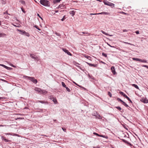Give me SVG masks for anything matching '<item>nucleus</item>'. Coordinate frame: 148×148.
<instances>
[{
	"label": "nucleus",
	"instance_id": "de8ad7c7",
	"mask_svg": "<svg viewBox=\"0 0 148 148\" xmlns=\"http://www.w3.org/2000/svg\"><path fill=\"white\" fill-rule=\"evenodd\" d=\"M142 66L146 67V68L148 69V66L146 65H143V66Z\"/></svg>",
	"mask_w": 148,
	"mask_h": 148
},
{
	"label": "nucleus",
	"instance_id": "9b49d317",
	"mask_svg": "<svg viewBox=\"0 0 148 148\" xmlns=\"http://www.w3.org/2000/svg\"><path fill=\"white\" fill-rule=\"evenodd\" d=\"M75 12L74 10H72L69 12L70 14L73 16L75 14Z\"/></svg>",
	"mask_w": 148,
	"mask_h": 148
},
{
	"label": "nucleus",
	"instance_id": "6e6552de",
	"mask_svg": "<svg viewBox=\"0 0 148 148\" xmlns=\"http://www.w3.org/2000/svg\"><path fill=\"white\" fill-rule=\"evenodd\" d=\"M37 102H39L43 104H48V103L47 101H38Z\"/></svg>",
	"mask_w": 148,
	"mask_h": 148
},
{
	"label": "nucleus",
	"instance_id": "aec40b11",
	"mask_svg": "<svg viewBox=\"0 0 148 148\" xmlns=\"http://www.w3.org/2000/svg\"><path fill=\"white\" fill-rule=\"evenodd\" d=\"M99 137H102L106 139H108V137L107 136H104L102 135H100V136H99Z\"/></svg>",
	"mask_w": 148,
	"mask_h": 148
},
{
	"label": "nucleus",
	"instance_id": "338daca9",
	"mask_svg": "<svg viewBox=\"0 0 148 148\" xmlns=\"http://www.w3.org/2000/svg\"><path fill=\"white\" fill-rule=\"evenodd\" d=\"M3 98L2 97H0V100L2 99Z\"/></svg>",
	"mask_w": 148,
	"mask_h": 148
},
{
	"label": "nucleus",
	"instance_id": "f3484780",
	"mask_svg": "<svg viewBox=\"0 0 148 148\" xmlns=\"http://www.w3.org/2000/svg\"><path fill=\"white\" fill-rule=\"evenodd\" d=\"M30 56L32 59H34V58L36 57V55L34 54H30Z\"/></svg>",
	"mask_w": 148,
	"mask_h": 148
},
{
	"label": "nucleus",
	"instance_id": "09e8293b",
	"mask_svg": "<svg viewBox=\"0 0 148 148\" xmlns=\"http://www.w3.org/2000/svg\"><path fill=\"white\" fill-rule=\"evenodd\" d=\"M97 117L99 119H102V117H101V116L100 115H98L97 116Z\"/></svg>",
	"mask_w": 148,
	"mask_h": 148
},
{
	"label": "nucleus",
	"instance_id": "72a5a7b5",
	"mask_svg": "<svg viewBox=\"0 0 148 148\" xmlns=\"http://www.w3.org/2000/svg\"><path fill=\"white\" fill-rule=\"evenodd\" d=\"M66 88V90L67 91L69 92H70L71 91L70 90L68 87H66V88Z\"/></svg>",
	"mask_w": 148,
	"mask_h": 148
},
{
	"label": "nucleus",
	"instance_id": "4d7b16f0",
	"mask_svg": "<svg viewBox=\"0 0 148 148\" xmlns=\"http://www.w3.org/2000/svg\"><path fill=\"white\" fill-rule=\"evenodd\" d=\"M123 32H127V31L126 29H123Z\"/></svg>",
	"mask_w": 148,
	"mask_h": 148
},
{
	"label": "nucleus",
	"instance_id": "c756f323",
	"mask_svg": "<svg viewBox=\"0 0 148 148\" xmlns=\"http://www.w3.org/2000/svg\"><path fill=\"white\" fill-rule=\"evenodd\" d=\"M102 55L104 56L106 58L107 57V55L106 54L103 52L102 53Z\"/></svg>",
	"mask_w": 148,
	"mask_h": 148
},
{
	"label": "nucleus",
	"instance_id": "37998d69",
	"mask_svg": "<svg viewBox=\"0 0 148 148\" xmlns=\"http://www.w3.org/2000/svg\"><path fill=\"white\" fill-rule=\"evenodd\" d=\"M8 64H9L12 67H16V66H15L14 65H13V64H12L10 63H8Z\"/></svg>",
	"mask_w": 148,
	"mask_h": 148
},
{
	"label": "nucleus",
	"instance_id": "20e7f679",
	"mask_svg": "<svg viewBox=\"0 0 148 148\" xmlns=\"http://www.w3.org/2000/svg\"><path fill=\"white\" fill-rule=\"evenodd\" d=\"M120 93L121 95H123L124 97L126 98L128 100V101H130V98L128 97L125 94L122 92H120Z\"/></svg>",
	"mask_w": 148,
	"mask_h": 148
},
{
	"label": "nucleus",
	"instance_id": "c9c22d12",
	"mask_svg": "<svg viewBox=\"0 0 148 148\" xmlns=\"http://www.w3.org/2000/svg\"><path fill=\"white\" fill-rule=\"evenodd\" d=\"M93 134L95 135L98 136H100V134H98L96 133H95V132H94Z\"/></svg>",
	"mask_w": 148,
	"mask_h": 148
},
{
	"label": "nucleus",
	"instance_id": "6ab92c4d",
	"mask_svg": "<svg viewBox=\"0 0 148 148\" xmlns=\"http://www.w3.org/2000/svg\"><path fill=\"white\" fill-rule=\"evenodd\" d=\"M40 58L38 57H37V56H36V57L34 58V60H35L38 61L40 60Z\"/></svg>",
	"mask_w": 148,
	"mask_h": 148
},
{
	"label": "nucleus",
	"instance_id": "69168bd1",
	"mask_svg": "<svg viewBox=\"0 0 148 148\" xmlns=\"http://www.w3.org/2000/svg\"><path fill=\"white\" fill-rule=\"evenodd\" d=\"M108 45L109 46H110V47H112L111 46L110 44H108Z\"/></svg>",
	"mask_w": 148,
	"mask_h": 148
},
{
	"label": "nucleus",
	"instance_id": "f03ea898",
	"mask_svg": "<svg viewBox=\"0 0 148 148\" xmlns=\"http://www.w3.org/2000/svg\"><path fill=\"white\" fill-rule=\"evenodd\" d=\"M23 77L25 79H29L31 82H33L34 84H36L37 82V80L36 79H35L34 77H30L27 76H24Z\"/></svg>",
	"mask_w": 148,
	"mask_h": 148
},
{
	"label": "nucleus",
	"instance_id": "b1692460",
	"mask_svg": "<svg viewBox=\"0 0 148 148\" xmlns=\"http://www.w3.org/2000/svg\"><path fill=\"white\" fill-rule=\"evenodd\" d=\"M62 85L63 87L64 88H65L66 87V85L65 84V83L63 82H62Z\"/></svg>",
	"mask_w": 148,
	"mask_h": 148
},
{
	"label": "nucleus",
	"instance_id": "79ce46f5",
	"mask_svg": "<svg viewBox=\"0 0 148 148\" xmlns=\"http://www.w3.org/2000/svg\"><path fill=\"white\" fill-rule=\"evenodd\" d=\"M6 69L8 70H11L12 69V68H10L7 66V68H6Z\"/></svg>",
	"mask_w": 148,
	"mask_h": 148
},
{
	"label": "nucleus",
	"instance_id": "f704fd0d",
	"mask_svg": "<svg viewBox=\"0 0 148 148\" xmlns=\"http://www.w3.org/2000/svg\"><path fill=\"white\" fill-rule=\"evenodd\" d=\"M55 34L58 36H61V35L59 33H57L56 32Z\"/></svg>",
	"mask_w": 148,
	"mask_h": 148
},
{
	"label": "nucleus",
	"instance_id": "c85d7f7f",
	"mask_svg": "<svg viewBox=\"0 0 148 148\" xmlns=\"http://www.w3.org/2000/svg\"><path fill=\"white\" fill-rule=\"evenodd\" d=\"M122 104H123V105L125 106L126 107H128V106L126 104L125 102L124 101L123 102V103H122Z\"/></svg>",
	"mask_w": 148,
	"mask_h": 148
},
{
	"label": "nucleus",
	"instance_id": "bf43d9fd",
	"mask_svg": "<svg viewBox=\"0 0 148 148\" xmlns=\"http://www.w3.org/2000/svg\"><path fill=\"white\" fill-rule=\"evenodd\" d=\"M78 34H79V35H83L82 34H81V33L80 32V33H79Z\"/></svg>",
	"mask_w": 148,
	"mask_h": 148
},
{
	"label": "nucleus",
	"instance_id": "c03bdc74",
	"mask_svg": "<svg viewBox=\"0 0 148 148\" xmlns=\"http://www.w3.org/2000/svg\"><path fill=\"white\" fill-rule=\"evenodd\" d=\"M138 59H139V58H133V60H136V61H139V60Z\"/></svg>",
	"mask_w": 148,
	"mask_h": 148
},
{
	"label": "nucleus",
	"instance_id": "13d9d810",
	"mask_svg": "<svg viewBox=\"0 0 148 148\" xmlns=\"http://www.w3.org/2000/svg\"><path fill=\"white\" fill-rule=\"evenodd\" d=\"M58 12V10H56L55 11V12L57 13V12Z\"/></svg>",
	"mask_w": 148,
	"mask_h": 148
},
{
	"label": "nucleus",
	"instance_id": "a19ab883",
	"mask_svg": "<svg viewBox=\"0 0 148 148\" xmlns=\"http://www.w3.org/2000/svg\"><path fill=\"white\" fill-rule=\"evenodd\" d=\"M65 16H64L63 18L61 19L62 21H64V20L66 19Z\"/></svg>",
	"mask_w": 148,
	"mask_h": 148
},
{
	"label": "nucleus",
	"instance_id": "2eb2a0df",
	"mask_svg": "<svg viewBox=\"0 0 148 148\" xmlns=\"http://www.w3.org/2000/svg\"><path fill=\"white\" fill-rule=\"evenodd\" d=\"M131 85H132V86L136 88L137 89H139L138 86L137 85L134 84H132Z\"/></svg>",
	"mask_w": 148,
	"mask_h": 148
},
{
	"label": "nucleus",
	"instance_id": "f8f14e48",
	"mask_svg": "<svg viewBox=\"0 0 148 148\" xmlns=\"http://www.w3.org/2000/svg\"><path fill=\"white\" fill-rule=\"evenodd\" d=\"M108 5L111 7L112 8H113L114 7V4L113 3L110 2Z\"/></svg>",
	"mask_w": 148,
	"mask_h": 148
},
{
	"label": "nucleus",
	"instance_id": "ddd939ff",
	"mask_svg": "<svg viewBox=\"0 0 148 148\" xmlns=\"http://www.w3.org/2000/svg\"><path fill=\"white\" fill-rule=\"evenodd\" d=\"M101 32H102V33L103 34H105V35H106L109 36H112V35H109L108 34V33L105 32H104V31H103V30H101Z\"/></svg>",
	"mask_w": 148,
	"mask_h": 148
},
{
	"label": "nucleus",
	"instance_id": "6e6d98bb",
	"mask_svg": "<svg viewBox=\"0 0 148 148\" xmlns=\"http://www.w3.org/2000/svg\"><path fill=\"white\" fill-rule=\"evenodd\" d=\"M37 16H39L40 18H41V17L40 16L39 14H37Z\"/></svg>",
	"mask_w": 148,
	"mask_h": 148
},
{
	"label": "nucleus",
	"instance_id": "f257e3e1",
	"mask_svg": "<svg viewBox=\"0 0 148 148\" xmlns=\"http://www.w3.org/2000/svg\"><path fill=\"white\" fill-rule=\"evenodd\" d=\"M40 2L41 5L49 7L50 6L49 1L47 0H40Z\"/></svg>",
	"mask_w": 148,
	"mask_h": 148
},
{
	"label": "nucleus",
	"instance_id": "8fccbe9b",
	"mask_svg": "<svg viewBox=\"0 0 148 148\" xmlns=\"http://www.w3.org/2000/svg\"><path fill=\"white\" fill-rule=\"evenodd\" d=\"M62 129L64 131V132H66V129L65 128H64L62 127Z\"/></svg>",
	"mask_w": 148,
	"mask_h": 148
},
{
	"label": "nucleus",
	"instance_id": "0eeeda50",
	"mask_svg": "<svg viewBox=\"0 0 148 148\" xmlns=\"http://www.w3.org/2000/svg\"><path fill=\"white\" fill-rule=\"evenodd\" d=\"M111 69L112 72L113 73V74H115L116 73V72L114 67L113 66L111 67Z\"/></svg>",
	"mask_w": 148,
	"mask_h": 148
},
{
	"label": "nucleus",
	"instance_id": "a211bd4d",
	"mask_svg": "<svg viewBox=\"0 0 148 148\" xmlns=\"http://www.w3.org/2000/svg\"><path fill=\"white\" fill-rule=\"evenodd\" d=\"M18 31L21 32V34H25V33H24V32H25L24 31L22 30H19V29H18Z\"/></svg>",
	"mask_w": 148,
	"mask_h": 148
},
{
	"label": "nucleus",
	"instance_id": "3c124183",
	"mask_svg": "<svg viewBox=\"0 0 148 148\" xmlns=\"http://www.w3.org/2000/svg\"><path fill=\"white\" fill-rule=\"evenodd\" d=\"M85 57L87 58V59H89V58H90V57L89 56H85Z\"/></svg>",
	"mask_w": 148,
	"mask_h": 148
},
{
	"label": "nucleus",
	"instance_id": "1a4fd4ad",
	"mask_svg": "<svg viewBox=\"0 0 148 148\" xmlns=\"http://www.w3.org/2000/svg\"><path fill=\"white\" fill-rule=\"evenodd\" d=\"M87 63L90 66H93L94 67H96L97 66V64H92L91 63H90L88 62H87Z\"/></svg>",
	"mask_w": 148,
	"mask_h": 148
},
{
	"label": "nucleus",
	"instance_id": "0e129e2a",
	"mask_svg": "<svg viewBox=\"0 0 148 148\" xmlns=\"http://www.w3.org/2000/svg\"><path fill=\"white\" fill-rule=\"evenodd\" d=\"M124 43H126V44H130V43H128V42H124Z\"/></svg>",
	"mask_w": 148,
	"mask_h": 148
},
{
	"label": "nucleus",
	"instance_id": "39448f33",
	"mask_svg": "<svg viewBox=\"0 0 148 148\" xmlns=\"http://www.w3.org/2000/svg\"><path fill=\"white\" fill-rule=\"evenodd\" d=\"M62 50L65 52L66 53H67V54H68L69 55L71 56V54L69 52V51L67 50L66 49H64V48H63L62 49Z\"/></svg>",
	"mask_w": 148,
	"mask_h": 148
},
{
	"label": "nucleus",
	"instance_id": "393cba45",
	"mask_svg": "<svg viewBox=\"0 0 148 148\" xmlns=\"http://www.w3.org/2000/svg\"><path fill=\"white\" fill-rule=\"evenodd\" d=\"M24 33H25V34H24L26 36H27L28 37H29L30 36L29 34V33L27 32H24Z\"/></svg>",
	"mask_w": 148,
	"mask_h": 148
},
{
	"label": "nucleus",
	"instance_id": "412c9836",
	"mask_svg": "<svg viewBox=\"0 0 148 148\" xmlns=\"http://www.w3.org/2000/svg\"><path fill=\"white\" fill-rule=\"evenodd\" d=\"M61 0H54L53 1V3L54 4L57 3L59 2L60 1H61Z\"/></svg>",
	"mask_w": 148,
	"mask_h": 148
},
{
	"label": "nucleus",
	"instance_id": "4c0bfd02",
	"mask_svg": "<svg viewBox=\"0 0 148 148\" xmlns=\"http://www.w3.org/2000/svg\"><path fill=\"white\" fill-rule=\"evenodd\" d=\"M108 95L110 97H112V94L111 92H108Z\"/></svg>",
	"mask_w": 148,
	"mask_h": 148
},
{
	"label": "nucleus",
	"instance_id": "5fc2aeb1",
	"mask_svg": "<svg viewBox=\"0 0 148 148\" xmlns=\"http://www.w3.org/2000/svg\"><path fill=\"white\" fill-rule=\"evenodd\" d=\"M98 13H95V14H93V13H91L90 14L91 15H96V14H98Z\"/></svg>",
	"mask_w": 148,
	"mask_h": 148
},
{
	"label": "nucleus",
	"instance_id": "680f3d73",
	"mask_svg": "<svg viewBox=\"0 0 148 148\" xmlns=\"http://www.w3.org/2000/svg\"><path fill=\"white\" fill-rule=\"evenodd\" d=\"M97 0V1H99L100 2H101V1H102V0Z\"/></svg>",
	"mask_w": 148,
	"mask_h": 148
},
{
	"label": "nucleus",
	"instance_id": "5701e85b",
	"mask_svg": "<svg viewBox=\"0 0 148 148\" xmlns=\"http://www.w3.org/2000/svg\"><path fill=\"white\" fill-rule=\"evenodd\" d=\"M108 14L107 13L105 12H102L98 13V14Z\"/></svg>",
	"mask_w": 148,
	"mask_h": 148
},
{
	"label": "nucleus",
	"instance_id": "58836bf2",
	"mask_svg": "<svg viewBox=\"0 0 148 148\" xmlns=\"http://www.w3.org/2000/svg\"><path fill=\"white\" fill-rule=\"evenodd\" d=\"M34 27L36 28L37 29L39 30H40V29L38 27L36 26V25H35V26H34Z\"/></svg>",
	"mask_w": 148,
	"mask_h": 148
},
{
	"label": "nucleus",
	"instance_id": "ea45409f",
	"mask_svg": "<svg viewBox=\"0 0 148 148\" xmlns=\"http://www.w3.org/2000/svg\"><path fill=\"white\" fill-rule=\"evenodd\" d=\"M116 108L119 110H121V108L119 106H117L116 107Z\"/></svg>",
	"mask_w": 148,
	"mask_h": 148
},
{
	"label": "nucleus",
	"instance_id": "7ed1b4c3",
	"mask_svg": "<svg viewBox=\"0 0 148 148\" xmlns=\"http://www.w3.org/2000/svg\"><path fill=\"white\" fill-rule=\"evenodd\" d=\"M34 90L38 92H40L42 93H44L43 90H42L40 88H38L36 87L34 89Z\"/></svg>",
	"mask_w": 148,
	"mask_h": 148
},
{
	"label": "nucleus",
	"instance_id": "2f4dec72",
	"mask_svg": "<svg viewBox=\"0 0 148 148\" xmlns=\"http://www.w3.org/2000/svg\"><path fill=\"white\" fill-rule=\"evenodd\" d=\"M117 100L118 101H121V102L122 103H123V101H122V100H121L120 99V98H117Z\"/></svg>",
	"mask_w": 148,
	"mask_h": 148
},
{
	"label": "nucleus",
	"instance_id": "e2e57ef3",
	"mask_svg": "<svg viewBox=\"0 0 148 148\" xmlns=\"http://www.w3.org/2000/svg\"><path fill=\"white\" fill-rule=\"evenodd\" d=\"M52 97H50V99L52 100V99H53V98H52Z\"/></svg>",
	"mask_w": 148,
	"mask_h": 148
},
{
	"label": "nucleus",
	"instance_id": "a18cd8bd",
	"mask_svg": "<svg viewBox=\"0 0 148 148\" xmlns=\"http://www.w3.org/2000/svg\"><path fill=\"white\" fill-rule=\"evenodd\" d=\"M88 76L90 78H91L92 79H93V76H91L90 75L88 74Z\"/></svg>",
	"mask_w": 148,
	"mask_h": 148
},
{
	"label": "nucleus",
	"instance_id": "052dcab7",
	"mask_svg": "<svg viewBox=\"0 0 148 148\" xmlns=\"http://www.w3.org/2000/svg\"><path fill=\"white\" fill-rule=\"evenodd\" d=\"M4 126H5V125H0V127H3Z\"/></svg>",
	"mask_w": 148,
	"mask_h": 148
},
{
	"label": "nucleus",
	"instance_id": "4468645a",
	"mask_svg": "<svg viewBox=\"0 0 148 148\" xmlns=\"http://www.w3.org/2000/svg\"><path fill=\"white\" fill-rule=\"evenodd\" d=\"M139 60V61L142 62H144V63H146L147 62V61L145 60H142L140 59H138Z\"/></svg>",
	"mask_w": 148,
	"mask_h": 148
},
{
	"label": "nucleus",
	"instance_id": "dca6fc26",
	"mask_svg": "<svg viewBox=\"0 0 148 148\" xmlns=\"http://www.w3.org/2000/svg\"><path fill=\"white\" fill-rule=\"evenodd\" d=\"M53 99H52V101L54 102V103L55 104H56L57 103V101L55 98L52 97Z\"/></svg>",
	"mask_w": 148,
	"mask_h": 148
},
{
	"label": "nucleus",
	"instance_id": "774afa93",
	"mask_svg": "<svg viewBox=\"0 0 148 148\" xmlns=\"http://www.w3.org/2000/svg\"><path fill=\"white\" fill-rule=\"evenodd\" d=\"M130 103H132V101L130 99Z\"/></svg>",
	"mask_w": 148,
	"mask_h": 148
},
{
	"label": "nucleus",
	"instance_id": "473e14b6",
	"mask_svg": "<svg viewBox=\"0 0 148 148\" xmlns=\"http://www.w3.org/2000/svg\"><path fill=\"white\" fill-rule=\"evenodd\" d=\"M6 34H0V37H1L2 36H6Z\"/></svg>",
	"mask_w": 148,
	"mask_h": 148
},
{
	"label": "nucleus",
	"instance_id": "e433bc0d",
	"mask_svg": "<svg viewBox=\"0 0 148 148\" xmlns=\"http://www.w3.org/2000/svg\"><path fill=\"white\" fill-rule=\"evenodd\" d=\"M0 65L2 66L3 67L5 68V69H6V68H7V66H5L4 64H0Z\"/></svg>",
	"mask_w": 148,
	"mask_h": 148
},
{
	"label": "nucleus",
	"instance_id": "423d86ee",
	"mask_svg": "<svg viewBox=\"0 0 148 148\" xmlns=\"http://www.w3.org/2000/svg\"><path fill=\"white\" fill-rule=\"evenodd\" d=\"M141 101L144 103H148V100L146 98H142Z\"/></svg>",
	"mask_w": 148,
	"mask_h": 148
},
{
	"label": "nucleus",
	"instance_id": "bb28decb",
	"mask_svg": "<svg viewBox=\"0 0 148 148\" xmlns=\"http://www.w3.org/2000/svg\"><path fill=\"white\" fill-rule=\"evenodd\" d=\"M64 6V5H63L60 4V5L57 8H61L63 7Z\"/></svg>",
	"mask_w": 148,
	"mask_h": 148
},
{
	"label": "nucleus",
	"instance_id": "7c9ffc66",
	"mask_svg": "<svg viewBox=\"0 0 148 148\" xmlns=\"http://www.w3.org/2000/svg\"><path fill=\"white\" fill-rule=\"evenodd\" d=\"M81 33H82L83 34H89L88 35H89L90 34H89L87 32H80Z\"/></svg>",
	"mask_w": 148,
	"mask_h": 148
},
{
	"label": "nucleus",
	"instance_id": "603ef678",
	"mask_svg": "<svg viewBox=\"0 0 148 148\" xmlns=\"http://www.w3.org/2000/svg\"><path fill=\"white\" fill-rule=\"evenodd\" d=\"M135 33H136V34H139V31H136L135 32Z\"/></svg>",
	"mask_w": 148,
	"mask_h": 148
},
{
	"label": "nucleus",
	"instance_id": "9d476101",
	"mask_svg": "<svg viewBox=\"0 0 148 148\" xmlns=\"http://www.w3.org/2000/svg\"><path fill=\"white\" fill-rule=\"evenodd\" d=\"M1 138L2 140H4L5 142H7L10 141L9 140H8L5 138V137L4 136H2L1 137Z\"/></svg>",
	"mask_w": 148,
	"mask_h": 148
},
{
	"label": "nucleus",
	"instance_id": "cd10ccee",
	"mask_svg": "<svg viewBox=\"0 0 148 148\" xmlns=\"http://www.w3.org/2000/svg\"><path fill=\"white\" fill-rule=\"evenodd\" d=\"M109 2H110L109 1H106L104 2V3L105 5H108V4L109 3Z\"/></svg>",
	"mask_w": 148,
	"mask_h": 148
},
{
	"label": "nucleus",
	"instance_id": "a878e982",
	"mask_svg": "<svg viewBox=\"0 0 148 148\" xmlns=\"http://www.w3.org/2000/svg\"><path fill=\"white\" fill-rule=\"evenodd\" d=\"M19 2H21L22 4H23L24 5L25 4V2L24 1L22 0H20L19 1Z\"/></svg>",
	"mask_w": 148,
	"mask_h": 148
},
{
	"label": "nucleus",
	"instance_id": "49530a36",
	"mask_svg": "<svg viewBox=\"0 0 148 148\" xmlns=\"http://www.w3.org/2000/svg\"><path fill=\"white\" fill-rule=\"evenodd\" d=\"M6 14L8 15H10V14L8 13V12L7 11H6L5 12L3 13V14Z\"/></svg>",
	"mask_w": 148,
	"mask_h": 148
},
{
	"label": "nucleus",
	"instance_id": "4be33fe9",
	"mask_svg": "<svg viewBox=\"0 0 148 148\" xmlns=\"http://www.w3.org/2000/svg\"><path fill=\"white\" fill-rule=\"evenodd\" d=\"M79 64L78 63H76V66H77L78 68L79 69H80L81 70H83V69H82V68L80 66L78 65H79Z\"/></svg>",
	"mask_w": 148,
	"mask_h": 148
},
{
	"label": "nucleus",
	"instance_id": "864d4df0",
	"mask_svg": "<svg viewBox=\"0 0 148 148\" xmlns=\"http://www.w3.org/2000/svg\"><path fill=\"white\" fill-rule=\"evenodd\" d=\"M21 10L23 12H24V13H25V10H24L23 9V8H21Z\"/></svg>",
	"mask_w": 148,
	"mask_h": 148
}]
</instances>
